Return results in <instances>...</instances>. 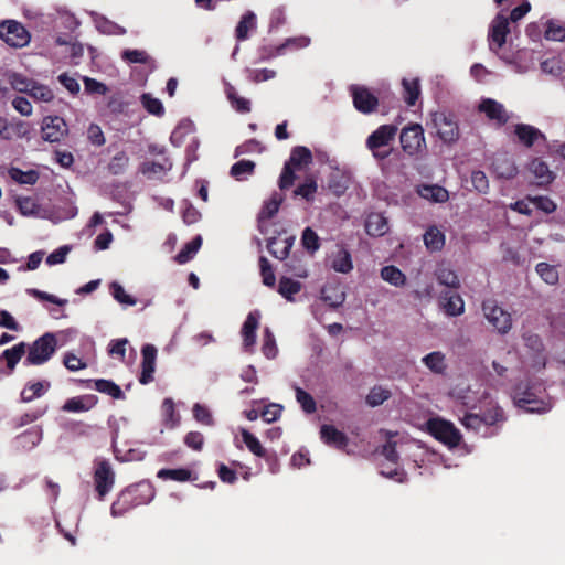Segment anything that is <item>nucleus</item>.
Segmentation results:
<instances>
[{
    "label": "nucleus",
    "mask_w": 565,
    "mask_h": 565,
    "mask_svg": "<svg viewBox=\"0 0 565 565\" xmlns=\"http://www.w3.org/2000/svg\"><path fill=\"white\" fill-rule=\"evenodd\" d=\"M257 18L253 11H246L238 21L235 28V38L238 42H243L248 39L249 32L256 30Z\"/></svg>",
    "instance_id": "bb28decb"
},
{
    "label": "nucleus",
    "mask_w": 565,
    "mask_h": 565,
    "mask_svg": "<svg viewBox=\"0 0 565 565\" xmlns=\"http://www.w3.org/2000/svg\"><path fill=\"white\" fill-rule=\"evenodd\" d=\"M308 44L309 39L301 36L287 39L284 43L279 45H263L258 49L259 60L267 61L284 54L285 50L288 47L300 49L307 46Z\"/></svg>",
    "instance_id": "4468645a"
},
{
    "label": "nucleus",
    "mask_w": 565,
    "mask_h": 565,
    "mask_svg": "<svg viewBox=\"0 0 565 565\" xmlns=\"http://www.w3.org/2000/svg\"><path fill=\"white\" fill-rule=\"evenodd\" d=\"M262 352L267 359H275L278 353L275 337L268 328L264 331Z\"/></svg>",
    "instance_id": "052dcab7"
},
{
    "label": "nucleus",
    "mask_w": 565,
    "mask_h": 565,
    "mask_svg": "<svg viewBox=\"0 0 565 565\" xmlns=\"http://www.w3.org/2000/svg\"><path fill=\"white\" fill-rule=\"evenodd\" d=\"M301 290V282L288 277H281L279 280L278 292L287 300L291 301L294 295Z\"/></svg>",
    "instance_id": "a19ab883"
},
{
    "label": "nucleus",
    "mask_w": 565,
    "mask_h": 565,
    "mask_svg": "<svg viewBox=\"0 0 565 565\" xmlns=\"http://www.w3.org/2000/svg\"><path fill=\"white\" fill-rule=\"evenodd\" d=\"M121 57L129 63H140L148 65L150 70L156 68L154 60L142 50H125L121 54Z\"/></svg>",
    "instance_id": "e433bc0d"
},
{
    "label": "nucleus",
    "mask_w": 565,
    "mask_h": 565,
    "mask_svg": "<svg viewBox=\"0 0 565 565\" xmlns=\"http://www.w3.org/2000/svg\"><path fill=\"white\" fill-rule=\"evenodd\" d=\"M424 243L430 252L440 250L445 245V235L436 226H430L424 234Z\"/></svg>",
    "instance_id": "f704fd0d"
},
{
    "label": "nucleus",
    "mask_w": 565,
    "mask_h": 565,
    "mask_svg": "<svg viewBox=\"0 0 565 565\" xmlns=\"http://www.w3.org/2000/svg\"><path fill=\"white\" fill-rule=\"evenodd\" d=\"M29 95L35 100L51 102L54 97L52 89L45 85H40L33 82Z\"/></svg>",
    "instance_id": "0e129e2a"
},
{
    "label": "nucleus",
    "mask_w": 565,
    "mask_h": 565,
    "mask_svg": "<svg viewBox=\"0 0 565 565\" xmlns=\"http://www.w3.org/2000/svg\"><path fill=\"white\" fill-rule=\"evenodd\" d=\"M57 350V340L54 333L46 332L32 343H28L26 356L23 361L25 366L43 365Z\"/></svg>",
    "instance_id": "20e7f679"
},
{
    "label": "nucleus",
    "mask_w": 565,
    "mask_h": 565,
    "mask_svg": "<svg viewBox=\"0 0 565 565\" xmlns=\"http://www.w3.org/2000/svg\"><path fill=\"white\" fill-rule=\"evenodd\" d=\"M479 111L483 113L490 120H495L500 126L505 125L509 116L504 106L491 98L483 99L478 107Z\"/></svg>",
    "instance_id": "aec40b11"
},
{
    "label": "nucleus",
    "mask_w": 565,
    "mask_h": 565,
    "mask_svg": "<svg viewBox=\"0 0 565 565\" xmlns=\"http://www.w3.org/2000/svg\"><path fill=\"white\" fill-rule=\"evenodd\" d=\"M317 189L318 185L316 179L313 177H307L305 182L295 189L294 194L310 202L313 200Z\"/></svg>",
    "instance_id": "a18cd8bd"
},
{
    "label": "nucleus",
    "mask_w": 565,
    "mask_h": 565,
    "mask_svg": "<svg viewBox=\"0 0 565 565\" xmlns=\"http://www.w3.org/2000/svg\"><path fill=\"white\" fill-rule=\"evenodd\" d=\"M260 315L257 310L248 313L242 327L243 345L247 350L256 342V330L259 326Z\"/></svg>",
    "instance_id": "b1692460"
},
{
    "label": "nucleus",
    "mask_w": 565,
    "mask_h": 565,
    "mask_svg": "<svg viewBox=\"0 0 565 565\" xmlns=\"http://www.w3.org/2000/svg\"><path fill=\"white\" fill-rule=\"evenodd\" d=\"M282 203V196L278 193H274L271 198L264 202L262 210L258 214V223L273 218L279 211Z\"/></svg>",
    "instance_id": "473e14b6"
},
{
    "label": "nucleus",
    "mask_w": 565,
    "mask_h": 565,
    "mask_svg": "<svg viewBox=\"0 0 565 565\" xmlns=\"http://www.w3.org/2000/svg\"><path fill=\"white\" fill-rule=\"evenodd\" d=\"M172 167L170 160L168 158H163L161 161H145L140 166V171L143 174H157V173H163L168 170H170Z\"/></svg>",
    "instance_id": "49530a36"
},
{
    "label": "nucleus",
    "mask_w": 565,
    "mask_h": 565,
    "mask_svg": "<svg viewBox=\"0 0 565 565\" xmlns=\"http://www.w3.org/2000/svg\"><path fill=\"white\" fill-rule=\"evenodd\" d=\"M354 108L364 115L374 113L379 107V98L363 85L353 84L349 88Z\"/></svg>",
    "instance_id": "9b49d317"
},
{
    "label": "nucleus",
    "mask_w": 565,
    "mask_h": 565,
    "mask_svg": "<svg viewBox=\"0 0 565 565\" xmlns=\"http://www.w3.org/2000/svg\"><path fill=\"white\" fill-rule=\"evenodd\" d=\"M296 399L300 404L303 412L312 414L317 411V404L315 398L301 387H296Z\"/></svg>",
    "instance_id": "864d4df0"
},
{
    "label": "nucleus",
    "mask_w": 565,
    "mask_h": 565,
    "mask_svg": "<svg viewBox=\"0 0 565 565\" xmlns=\"http://www.w3.org/2000/svg\"><path fill=\"white\" fill-rule=\"evenodd\" d=\"M483 426H493L504 420V412L499 406H492L480 415Z\"/></svg>",
    "instance_id": "5fc2aeb1"
},
{
    "label": "nucleus",
    "mask_w": 565,
    "mask_h": 565,
    "mask_svg": "<svg viewBox=\"0 0 565 565\" xmlns=\"http://www.w3.org/2000/svg\"><path fill=\"white\" fill-rule=\"evenodd\" d=\"M157 353L158 350L153 344H145L141 349L142 362L139 382L142 385H147L153 381Z\"/></svg>",
    "instance_id": "dca6fc26"
},
{
    "label": "nucleus",
    "mask_w": 565,
    "mask_h": 565,
    "mask_svg": "<svg viewBox=\"0 0 565 565\" xmlns=\"http://www.w3.org/2000/svg\"><path fill=\"white\" fill-rule=\"evenodd\" d=\"M192 412H193V417L195 418L196 422H199L205 426L214 425L213 416L206 406H204L200 403H195L193 405Z\"/></svg>",
    "instance_id": "e2e57ef3"
},
{
    "label": "nucleus",
    "mask_w": 565,
    "mask_h": 565,
    "mask_svg": "<svg viewBox=\"0 0 565 565\" xmlns=\"http://www.w3.org/2000/svg\"><path fill=\"white\" fill-rule=\"evenodd\" d=\"M396 125H381L365 141V147L371 151L377 161L386 160L393 152L392 142L397 134Z\"/></svg>",
    "instance_id": "7ed1b4c3"
},
{
    "label": "nucleus",
    "mask_w": 565,
    "mask_h": 565,
    "mask_svg": "<svg viewBox=\"0 0 565 565\" xmlns=\"http://www.w3.org/2000/svg\"><path fill=\"white\" fill-rule=\"evenodd\" d=\"M42 139L50 143L60 142L68 134V126L60 116H45L41 124Z\"/></svg>",
    "instance_id": "f8f14e48"
},
{
    "label": "nucleus",
    "mask_w": 565,
    "mask_h": 565,
    "mask_svg": "<svg viewBox=\"0 0 565 565\" xmlns=\"http://www.w3.org/2000/svg\"><path fill=\"white\" fill-rule=\"evenodd\" d=\"M404 88V99L408 106H414L420 94V86L418 79L408 81L406 78L402 82Z\"/></svg>",
    "instance_id": "37998d69"
},
{
    "label": "nucleus",
    "mask_w": 565,
    "mask_h": 565,
    "mask_svg": "<svg viewBox=\"0 0 565 565\" xmlns=\"http://www.w3.org/2000/svg\"><path fill=\"white\" fill-rule=\"evenodd\" d=\"M162 412L166 427L174 428L179 425L180 415L175 411V405L172 398H164L162 403Z\"/></svg>",
    "instance_id": "79ce46f5"
},
{
    "label": "nucleus",
    "mask_w": 565,
    "mask_h": 565,
    "mask_svg": "<svg viewBox=\"0 0 565 565\" xmlns=\"http://www.w3.org/2000/svg\"><path fill=\"white\" fill-rule=\"evenodd\" d=\"M392 393L390 390L382 387L381 385L373 386L366 395L365 402L371 407L382 405L385 401L390 399Z\"/></svg>",
    "instance_id": "58836bf2"
},
{
    "label": "nucleus",
    "mask_w": 565,
    "mask_h": 565,
    "mask_svg": "<svg viewBox=\"0 0 565 565\" xmlns=\"http://www.w3.org/2000/svg\"><path fill=\"white\" fill-rule=\"evenodd\" d=\"M513 399L518 407L527 413L543 414L553 406L551 397L541 384L520 383L514 388Z\"/></svg>",
    "instance_id": "f03ea898"
},
{
    "label": "nucleus",
    "mask_w": 565,
    "mask_h": 565,
    "mask_svg": "<svg viewBox=\"0 0 565 565\" xmlns=\"http://www.w3.org/2000/svg\"><path fill=\"white\" fill-rule=\"evenodd\" d=\"M431 121L437 129L438 137L445 143H454L459 139V126L452 114L435 113Z\"/></svg>",
    "instance_id": "9d476101"
},
{
    "label": "nucleus",
    "mask_w": 565,
    "mask_h": 565,
    "mask_svg": "<svg viewBox=\"0 0 565 565\" xmlns=\"http://www.w3.org/2000/svg\"><path fill=\"white\" fill-rule=\"evenodd\" d=\"M312 161L311 151L303 146H297L291 150L289 160L286 163H290L294 168H300L307 166Z\"/></svg>",
    "instance_id": "c9c22d12"
},
{
    "label": "nucleus",
    "mask_w": 565,
    "mask_h": 565,
    "mask_svg": "<svg viewBox=\"0 0 565 565\" xmlns=\"http://www.w3.org/2000/svg\"><path fill=\"white\" fill-rule=\"evenodd\" d=\"M509 33V19L504 14L498 13L492 20L489 28L488 41L490 50L497 52L498 50L503 47V45L507 42V35Z\"/></svg>",
    "instance_id": "ddd939ff"
},
{
    "label": "nucleus",
    "mask_w": 565,
    "mask_h": 565,
    "mask_svg": "<svg viewBox=\"0 0 565 565\" xmlns=\"http://www.w3.org/2000/svg\"><path fill=\"white\" fill-rule=\"evenodd\" d=\"M420 194L434 202L443 203L448 200L447 190L439 185H426L423 188V192Z\"/></svg>",
    "instance_id": "6e6d98bb"
},
{
    "label": "nucleus",
    "mask_w": 565,
    "mask_h": 565,
    "mask_svg": "<svg viewBox=\"0 0 565 565\" xmlns=\"http://www.w3.org/2000/svg\"><path fill=\"white\" fill-rule=\"evenodd\" d=\"M98 397L94 394H85L68 398L62 406L66 413H84L96 406Z\"/></svg>",
    "instance_id": "4be33fe9"
},
{
    "label": "nucleus",
    "mask_w": 565,
    "mask_h": 565,
    "mask_svg": "<svg viewBox=\"0 0 565 565\" xmlns=\"http://www.w3.org/2000/svg\"><path fill=\"white\" fill-rule=\"evenodd\" d=\"M526 200L535 205V207L546 214H551L556 211V203L544 195L526 196Z\"/></svg>",
    "instance_id": "4d7b16f0"
},
{
    "label": "nucleus",
    "mask_w": 565,
    "mask_h": 565,
    "mask_svg": "<svg viewBox=\"0 0 565 565\" xmlns=\"http://www.w3.org/2000/svg\"><path fill=\"white\" fill-rule=\"evenodd\" d=\"M399 141L403 151L411 157L418 154L426 147L424 130L419 124H409L404 127Z\"/></svg>",
    "instance_id": "6e6552de"
},
{
    "label": "nucleus",
    "mask_w": 565,
    "mask_h": 565,
    "mask_svg": "<svg viewBox=\"0 0 565 565\" xmlns=\"http://www.w3.org/2000/svg\"><path fill=\"white\" fill-rule=\"evenodd\" d=\"M42 439V430L40 428H32L18 436V440L24 448L35 447Z\"/></svg>",
    "instance_id": "13d9d810"
},
{
    "label": "nucleus",
    "mask_w": 565,
    "mask_h": 565,
    "mask_svg": "<svg viewBox=\"0 0 565 565\" xmlns=\"http://www.w3.org/2000/svg\"><path fill=\"white\" fill-rule=\"evenodd\" d=\"M51 388V382L47 380L30 381L28 382L20 393L22 403H30L36 398L44 396Z\"/></svg>",
    "instance_id": "5701e85b"
},
{
    "label": "nucleus",
    "mask_w": 565,
    "mask_h": 565,
    "mask_svg": "<svg viewBox=\"0 0 565 565\" xmlns=\"http://www.w3.org/2000/svg\"><path fill=\"white\" fill-rule=\"evenodd\" d=\"M529 169L535 177L536 184L540 186L548 185L555 178L547 163L539 158L531 161Z\"/></svg>",
    "instance_id": "393cba45"
},
{
    "label": "nucleus",
    "mask_w": 565,
    "mask_h": 565,
    "mask_svg": "<svg viewBox=\"0 0 565 565\" xmlns=\"http://www.w3.org/2000/svg\"><path fill=\"white\" fill-rule=\"evenodd\" d=\"M0 38L11 47H24L30 43L31 35L22 23L8 20L0 23Z\"/></svg>",
    "instance_id": "0eeeda50"
},
{
    "label": "nucleus",
    "mask_w": 565,
    "mask_h": 565,
    "mask_svg": "<svg viewBox=\"0 0 565 565\" xmlns=\"http://www.w3.org/2000/svg\"><path fill=\"white\" fill-rule=\"evenodd\" d=\"M301 245L313 255L320 248V237L311 227H306L301 234Z\"/></svg>",
    "instance_id": "c03bdc74"
},
{
    "label": "nucleus",
    "mask_w": 565,
    "mask_h": 565,
    "mask_svg": "<svg viewBox=\"0 0 565 565\" xmlns=\"http://www.w3.org/2000/svg\"><path fill=\"white\" fill-rule=\"evenodd\" d=\"M26 348L28 343L24 341H21L17 344H14L12 348L6 349L0 354V364L4 363L6 367L8 370V374H11L18 363L21 361V359L25 355L26 356Z\"/></svg>",
    "instance_id": "412c9836"
},
{
    "label": "nucleus",
    "mask_w": 565,
    "mask_h": 565,
    "mask_svg": "<svg viewBox=\"0 0 565 565\" xmlns=\"http://www.w3.org/2000/svg\"><path fill=\"white\" fill-rule=\"evenodd\" d=\"M226 94L232 107L237 113L247 114L250 111V102L244 97L238 96L234 87L231 86L227 88Z\"/></svg>",
    "instance_id": "de8ad7c7"
},
{
    "label": "nucleus",
    "mask_w": 565,
    "mask_h": 565,
    "mask_svg": "<svg viewBox=\"0 0 565 565\" xmlns=\"http://www.w3.org/2000/svg\"><path fill=\"white\" fill-rule=\"evenodd\" d=\"M514 134L521 145L531 148L536 141H545V135L534 126L527 124H516Z\"/></svg>",
    "instance_id": "6ab92c4d"
},
{
    "label": "nucleus",
    "mask_w": 565,
    "mask_h": 565,
    "mask_svg": "<svg viewBox=\"0 0 565 565\" xmlns=\"http://www.w3.org/2000/svg\"><path fill=\"white\" fill-rule=\"evenodd\" d=\"M282 413V406L276 403H270L260 412V416L266 423H273L279 419Z\"/></svg>",
    "instance_id": "338daca9"
},
{
    "label": "nucleus",
    "mask_w": 565,
    "mask_h": 565,
    "mask_svg": "<svg viewBox=\"0 0 565 565\" xmlns=\"http://www.w3.org/2000/svg\"><path fill=\"white\" fill-rule=\"evenodd\" d=\"M544 35H545L546 40L564 42L565 41V26L558 25V24L554 23L553 21H548Z\"/></svg>",
    "instance_id": "69168bd1"
},
{
    "label": "nucleus",
    "mask_w": 565,
    "mask_h": 565,
    "mask_svg": "<svg viewBox=\"0 0 565 565\" xmlns=\"http://www.w3.org/2000/svg\"><path fill=\"white\" fill-rule=\"evenodd\" d=\"M140 99L142 106L149 114L159 117L164 114V107L160 99L152 97L148 93L142 94Z\"/></svg>",
    "instance_id": "603ef678"
},
{
    "label": "nucleus",
    "mask_w": 565,
    "mask_h": 565,
    "mask_svg": "<svg viewBox=\"0 0 565 565\" xmlns=\"http://www.w3.org/2000/svg\"><path fill=\"white\" fill-rule=\"evenodd\" d=\"M202 245V237L196 235L192 241L188 242L181 250L175 255L174 259L178 264H185L190 262L199 252Z\"/></svg>",
    "instance_id": "72a5a7b5"
},
{
    "label": "nucleus",
    "mask_w": 565,
    "mask_h": 565,
    "mask_svg": "<svg viewBox=\"0 0 565 565\" xmlns=\"http://www.w3.org/2000/svg\"><path fill=\"white\" fill-rule=\"evenodd\" d=\"M320 439L329 447L344 449L349 444L348 436L333 425L323 424L320 427Z\"/></svg>",
    "instance_id": "a211bd4d"
},
{
    "label": "nucleus",
    "mask_w": 565,
    "mask_h": 565,
    "mask_svg": "<svg viewBox=\"0 0 565 565\" xmlns=\"http://www.w3.org/2000/svg\"><path fill=\"white\" fill-rule=\"evenodd\" d=\"M331 268L338 273L348 274L353 269L350 252L343 246L339 247L331 256Z\"/></svg>",
    "instance_id": "c85d7f7f"
},
{
    "label": "nucleus",
    "mask_w": 565,
    "mask_h": 565,
    "mask_svg": "<svg viewBox=\"0 0 565 565\" xmlns=\"http://www.w3.org/2000/svg\"><path fill=\"white\" fill-rule=\"evenodd\" d=\"M365 230L370 236H382L388 231L387 220L380 213H371L366 217Z\"/></svg>",
    "instance_id": "c756f323"
},
{
    "label": "nucleus",
    "mask_w": 565,
    "mask_h": 565,
    "mask_svg": "<svg viewBox=\"0 0 565 565\" xmlns=\"http://www.w3.org/2000/svg\"><path fill=\"white\" fill-rule=\"evenodd\" d=\"M439 303L445 313L449 317H458L465 312V301L462 297L451 290L441 292Z\"/></svg>",
    "instance_id": "f3484780"
},
{
    "label": "nucleus",
    "mask_w": 565,
    "mask_h": 565,
    "mask_svg": "<svg viewBox=\"0 0 565 565\" xmlns=\"http://www.w3.org/2000/svg\"><path fill=\"white\" fill-rule=\"evenodd\" d=\"M88 387H94L97 392L111 396L115 399H124L125 394L120 386L115 382L105 379H96L87 381Z\"/></svg>",
    "instance_id": "a878e982"
},
{
    "label": "nucleus",
    "mask_w": 565,
    "mask_h": 565,
    "mask_svg": "<svg viewBox=\"0 0 565 565\" xmlns=\"http://www.w3.org/2000/svg\"><path fill=\"white\" fill-rule=\"evenodd\" d=\"M492 172L499 179L510 180L518 174V167L511 154L508 152H498L494 154L492 164Z\"/></svg>",
    "instance_id": "2eb2a0df"
},
{
    "label": "nucleus",
    "mask_w": 565,
    "mask_h": 565,
    "mask_svg": "<svg viewBox=\"0 0 565 565\" xmlns=\"http://www.w3.org/2000/svg\"><path fill=\"white\" fill-rule=\"evenodd\" d=\"M436 278L440 285L451 289H458L460 287V281L457 274L448 267H439L436 270Z\"/></svg>",
    "instance_id": "ea45409f"
},
{
    "label": "nucleus",
    "mask_w": 565,
    "mask_h": 565,
    "mask_svg": "<svg viewBox=\"0 0 565 565\" xmlns=\"http://www.w3.org/2000/svg\"><path fill=\"white\" fill-rule=\"evenodd\" d=\"M292 244L294 237H286L284 239L270 237L267 241V249L275 258L284 260L289 256Z\"/></svg>",
    "instance_id": "cd10ccee"
},
{
    "label": "nucleus",
    "mask_w": 565,
    "mask_h": 565,
    "mask_svg": "<svg viewBox=\"0 0 565 565\" xmlns=\"http://www.w3.org/2000/svg\"><path fill=\"white\" fill-rule=\"evenodd\" d=\"M157 477L161 480H173L178 482H185L196 480V477H193V473L188 468H177V469H160L157 472Z\"/></svg>",
    "instance_id": "7c9ffc66"
},
{
    "label": "nucleus",
    "mask_w": 565,
    "mask_h": 565,
    "mask_svg": "<svg viewBox=\"0 0 565 565\" xmlns=\"http://www.w3.org/2000/svg\"><path fill=\"white\" fill-rule=\"evenodd\" d=\"M93 480L97 498L103 501L115 484V472L108 460L100 459L95 461Z\"/></svg>",
    "instance_id": "423d86ee"
},
{
    "label": "nucleus",
    "mask_w": 565,
    "mask_h": 565,
    "mask_svg": "<svg viewBox=\"0 0 565 565\" xmlns=\"http://www.w3.org/2000/svg\"><path fill=\"white\" fill-rule=\"evenodd\" d=\"M296 180L294 167L290 163H285L281 174L279 177L278 185L281 190L289 189Z\"/></svg>",
    "instance_id": "774afa93"
},
{
    "label": "nucleus",
    "mask_w": 565,
    "mask_h": 565,
    "mask_svg": "<svg viewBox=\"0 0 565 565\" xmlns=\"http://www.w3.org/2000/svg\"><path fill=\"white\" fill-rule=\"evenodd\" d=\"M428 433L438 441L449 448L457 447L461 441V434L455 425L441 418H431L427 422Z\"/></svg>",
    "instance_id": "39448f33"
},
{
    "label": "nucleus",
    "mask_w": 565,
    "mask_h": 565,
    "mask_svg": "<svg viewBox=\"0 0 565 565\" xmlns=\"http://www.w3.org/2000/svg\"><path fill=\"white\" fill-rule=\"evenodd\" d=\"M536 273L548 285H555L558 281V271L556 267L547 264V263H539L536 265Z\"/></svg>",
    "instance_id": "3c124183"
},
{
    "label": "nucleus",
    "mask_w": 565,
    "mask_h": 565,
    "mask_svg": "<svg viewBox=\"0 0 565 565\" xmlns=\"http://www.w3.org/2000/svg\"><path fill=\"white\" fill-rule=\"evenodd\" d=\"M109 289L114 299L119 303L128 306H135L137 303V300L132 296L126 294L124 287L119 282H111Z\"/></svg>",
    "instance_id": "bf43d9fd"
},
{
    "label": "nucleus",
    "mask_w": 565,
    "mask_h": 565,
    "mask_svg": "<svg viewBox=\"0 0 565 565\" xmlns=\"http://www.w3.org/2000/svg\"><path fill=\"white\" fill-rule=\"evenodd\" d=\"M154 495V487L148 480L130 484L117 495V499L110 507V514L114 518L122 516L139 505L148 504Z\"/></svg>",
    "instance_id": "f257e3e1"
},
{
    "label": "nucleus",
    "mask_w": 565,
    "mask_h": 565,
    "mask_svg": "<svg viewBox=\"0 0 565 565\" xmlns=\"http://www.w3.org/2000/svg\"><path fill=\"white\" fill-rule=\"evenodd\" d=\"M482 311L488 322L501 334L508 333L512 328L511 315L497 305L494 300L482 302Z\"/></svg>",
    "instance_id": "1a4fd4ad"
},
{
    "label": "nucleus",
    "mask_w": 565,
    "mask_h": 565,
    "mask_svg": "<svg viewBox=\"0 0 565 565\" xmlns=\"http://www.w3.org/2000/svg\"><path fill=\"white\" fill-rule=\"evenodd\" d=\"M242 438L245 443L248 450L254 454L257 457L264 458L266 456V450L262 446L260 441L256 436H254L252 433H249L246 429L242 430Z\"/></svg>",
    "instance_id": "09e8293b"
},
{
    "label": "nucleus",
    "mask_w": 565,
    "mask_h": 565,
    "mask_svg": "<svg viewBox=\"0 0 565 565\" xmlns=\"http://www.w3.org/2000/svg\"><path fill=\"white\" fill-rule=\"evenodd\" d=\"M422 362L435 374H444L447 369L445 354L440 351L428 353L422 359Z\"/></svg>",
    "instance_id": "2f4dec72"
},
{
    "label": "nucleus",
    "mask_w": 565,
    "mask_h": 565,
    "mask_svg": "<svg viewBox=\"0 0 565 565\" xmlns=\"http://www.w3.org/2000/svg\"><path fill=\"white\" fill-rule=\"evenodd\" d=\"M381 277L395 287H401L406 282V276L399 268L393 265L384 266L381 269Z\"/></svg>",
    "instance_id": "4c0bfd02"
},
{
    "label": "nucleus",
    "mask_w": 565,
    "mask_h": 565,
    "mask_svg": "<svg viewBox=\"0 0 565 565\" xmlns=\"http://www.w3.org/2000/svg\"><path fill=\"white\" fill-rule=\"evenodd\" d=\"M259 270L263 284L269 288H274L276 285V276L269 260L265 256L259 257Z\"/></svg>",
    "instance_id": "8fccbe9b"
},
{
    "label": "nucleus",
    "mask_w": 565,
    "mask_h": 565,
    "mask_svg": "<svg viewBox=\"0 0 565 565\" xmlns=\"http://www.w3.org/2000/svg\"><path fill=\"white\" fill-rule=\"evenodd\" d=\"M128 163H129L128 156L124 151H120L111 158V160L108 164V170L111 174H115V175L121 174L128 167Z\"/></svg>",
    "instance_id": "680f3d73"
}]
</instances>
